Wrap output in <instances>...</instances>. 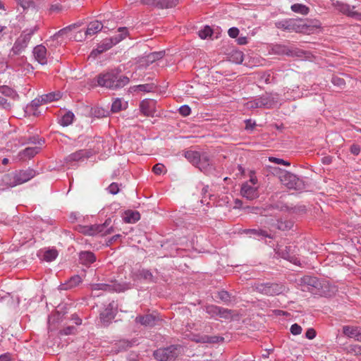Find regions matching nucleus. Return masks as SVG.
I'll return each instance as SVG.
<instances>
[{
    "label": "nucleus",
    "mask_w": 361,
    "mask_h": 361,
    "mask_svg": "<svg viewBox=\"0 0 361 361\" xmlns=\"http://www.w3.org/2000/svg\"><path fill=\"white\" fill-rule=\"evenodd\" d=\"M97 85L110 90H117L126 85L130 80L127 76L120 75L117 70L99 73L97 78Z\"/></svg>",
    "instance_id": "1"
},
{
    "label": "nucleus",
    "mask_w": 361,
    "mask_h": 361,
    "mask_svg": "<svg viewBox=\"0 0 361 361\" xmlns=\"http://www.w3.org/2000/svg\"><path fill=\"white\" fill-rule=\"evenodd\" d=\"M118 31L120 32L119 34L110 38H106L98 44L97 48L92 51L91 55L97 56V54H102L109 50L114 45L118 44L122 39H123L128 34V29L126 27H119Z\"/></svg>",
    "instance_id": "2"
},
{
    "label": "nucleus",
    "mask_w": 361,
    "mask_h": 361,
    "mask_svg": "<svg viewBox=\"0 0 361 361\" xmlns=\"http://www.w3.org/2000/svg\"><path fill=\"white\" fill-rule=\"evenodd\" d=\"M183 352L180 345H171L160 348L153 353L154 357L159 361H174Z\"/></svg>",
    "instance_id": "3"
},
{
    "label": "nucleus",
    "mask_w": 361,
    "mask_h": 361,
    "mask_svg": "<svg viewBox=\"0 0 361 361\" xmlns=\"http://www.w3.org/2000/svg\"><path fill=\"white\" fill-rule=\"evenodd\" d=\"M274 170L279 173V178L282 184L289 189L301 190L304 187L302 180L298 178L295 174L287 171L281 170L279 168H274Z\"/></svg>",
    "instance_id": "4"
},
{
    "label": "nucleus",
    "mask_w": 361,
    "mask_h": 361,
    "mask_svg": "<svg viewBox=\"0 0 361 361\" xmlns=\"http://www.w3.org/2000/svg\"><path fill=\"white\" fill-rule=\"evenodd\" d=\"M254 288L257 292L266 295H277L286 291V287L281 283H257Z\"/></svg>",
    "instance_id": "5"
},
{
    "label": "nucleus",
    "mask_w": 361,
    "mask_h": 361,
    "mask_svg": "<svg viewBox=\"0 0 361 361\" xmlns=\"http://www.w3.org/2000/svg\"><path fill=\"white\" fill-rule=\"evenodd\" d=\"M37 30V26H35L32 29L24 30L20 37L16 40L11 50V53H13V55H18L23 50H24L27 47L31 37Z\"/></svg>",
    "instance_id": "6"
},
{
    "label": "nucleus",
    "mask_w": 361,
    "mask_h": 361,
    "mask_svg": "<svg viewBox=\"0 0 361 361\" xmlns=\"http://www.w3.org/2000/svg\"><path fill=\"white\" fill-rule=\"evenodd\" d=\"M117 313V307L114 301L109 302L107 306L100 312L99 319L104 326H108L115 318Z\"/></svg>",
    "instance_id": "7"
},
{
    "label": "nucleus",
    "mask_w": 361,
    "mask_h": 361,
    "mask_svg": "<svg viewBox=\"0 0 361 361\" xmlns=\"http://www.w3.org/2000/svg\"><path fill=\"white\" fill-rule=\"evenodd\" d=\"M290 32L294 31L296 32L310 33V32H312L314 28L320 27L319 25L307 24L302 19L290 18Z\"/></svg>",
    "instance_id": "8"
},
{
    "label": "nucleus",
    "mask_w": 361,
    "mask_h": 361,
    "mask_svg": "<svg viewBox=\"0 0 361 361\" xmlns=\"http://www.w3.org/2000/svg\"><path fill=\"white\" fill-rule=\"evenodd\" d=\"M36 176V171L30 168L25 170L16 171L13 174V182L11 186L13 187L18 185L27 182Z\"/></svg>",
    "instance_id": "9"
},
{
    "label": "nucleus",
    "mask_w": 361,
    "mask_h": 361,
    "mask_svg": "<svg viewBox=\"0 0 361 361\" xmlns=\"http://www.w3.org/2000/svg\"><path fill=\"white\" fill-rule=\"evenodd\" d=\"M270 51L276 55H286L288 56H302L303 51L299 49H291L288 47L283 44H273L271 47Z\"/></svg>",
    "instance_id": "10"
},
{
    "label": "nucleus",
    "mask_w": 361,
    "mask_h": 361,
    "mask_svg": "<svg viewBox=\"0 0 361 361\" xmlns=\"http://www.w3.org/2000/svg\"><path fill=\"white\" fill-rule=\"evenodd\" d=\"M300 284L302 286L303 291H313L314 289H319L321 283L315 276H304L300 279Z\"/></svg>",
    "instance_id": "11"
},
{
    "label": "nucleus",
    "mask_w": 361,
    "mask_h": 361,
    "mask_svg": "<svg viewBox=\"0 0 361 361\" xmlns=\"http://www.w3.org/2000/svg\"><path fill=\"white\" fill-rule=\"evenodd\" d=\"M131 278L134 281L143 279L149 283L157 282V278L153 276L149 270L145 269H138L137 271L133 272Z\"/></svg>",
    "instance_id": "12"
},
{
    "label": "nucleus",
    "mask_w": 361,
    "mask_h": 361,
    "mask_svg": "<svg viewBox=\"0 0 361 361\" xmlns=\"http://www.w3.org/2000/svg\"><path fill=\"white\" fill-rule=\"evenodd\" d=\"M156 101L153 99H144L140 104V110L145 116L153 117L155 113Z\"/></svg>",
    "instance_id": "13"
},
{
    "label": "nucleus",
    "mask_w": 361,
    "mask_h": 361,
    "mask_svg": "<svg viewBox=\"0 0 361 361\" xmlns=\"http://www.w3.org/2000/svg\"><path fill=\"white\" fill-rule=\"evenodd\" d=\"M240 193L243 197L250 200H252L259 196L257 188L250 185L247 182L242 185Z\"/></svg>",
    "instance_id": "14"
},
{
    "label": "nucleus",
    "mask_w": 361,
    "mask_h": 361,
    "mask_svg": "<svg viewBox=\"0 0 361 361\" xmlns=\"http://www.w3.org/2000/svg\"><path fill=\"white\" fill-rule=\"evenodd\" d=\"M111 283V292L121 293L130 290L133 288L130 282L119 281L118 280H112Z\"/></svg>",
    "instance_id": "15"
},
{
    "label": "nucleus",
    "mask_w": 361,
    "mask_h": 361,
    "mask_svg": "<svg viewBox=\"0 0 361 361\" xmlns=\"http://www.w3.org/2000/svg\"><path fill=\"white\" fill-rule=\"evenodd\" d=\"M337 9L342 13L347 15L349 17L360 19L361 13L357 11H352L350 5L339 1L336 2Z\"/></svg>",
    "instance_id": "16"
},
{
    "label": "nucleus",
    "mask_w": 361,
    "mask_h": 361,
    "mask_svg": "<svg viewBox=\"0 0 361 361\" xmlns=\"http://www.w3.org/2000/svg\"><path fill=\"white\" fill-rule=\"evenodd\" d=\"M35 59L41 64L44 65L47 63V49L44 46L40 44L36 46L33 49Z\"/></svg>",
    "instance_id": "17"
},
{
    "label": "nucleus",
    "mask_w": 361,
    "mask_h": 361,
    "mask_svg": "<svg viewBox=\"0 0 361 361\" xmlns=\"http://www.w3.org/2000/svg\"><path fill=\"white\" fill-rule=\"evenodd\" d=\"M159 320V317L149 314L145 315H140L136 317L135 322L137 323H140L145 326H154L156 324L157 321Z\"/></svg>",
    "instance_id": "18"
},
{
    "label": "nucleus",
    "mask_w": 361,
    "mask_h": 361,
    "mask_svg": "<svg viewBox=\"0 0 361 361\" xmlns=\"http://www.w3.org/2000/svg\"><path fill=\"white\" fill-rule=\"evenodd\" d=\"M92 154L90 150L80 149L68 155L65 160L66 162L78 161L83 158H89Z\"/></svg>",
    "instance_id": "19"
},
{
    "label": "nucleus",
    "mask_w": 361,
    "mask_h": 361,
    "mask_svg": "<svg viewBox=\"0 0 361 361\" xmlns=\"http://www.w3.org/2000/svg\"><path fill=\"white\" fill-rule=\"evenodd\" d=\"M201 171L204 173H208L212 169V162L209 159V156L206 153L202 154L200 160L198 164L196 165Z\"/></svg>",
    "instance_id": "20"
},
{
    "label": "nucleus",
    "mask_w": 361,
    "mask_h": 361,
    "mask_svg": "<svg viewBox=\"0 0 361 361\" xmlns=\"http://www.w3.org/2000/svg\"><path fill=\"white\" fill-rule=\"evenodd\" d=\"M95 261L96 256L91 251H81L79 253V262L84 266L90 267Z\"/></svg>",
    "instance_id": "21"
},
{
    "label": "nucleus",
    "mask_w": 361,
    "mask_h": 361,
    "mask_svg": "<svg viewBox=\"0 0 361 361\" xmlns=\"http://www.w3.org/2000/svg\"><path fill=\"white\" fill-rule=\"evenodd\" d=\"M259 98V106L265 109L273 108L277 104V98L271 94H266Z\"/></svg>",
    "instance_id": "22"
},
{
    "label": "nucleus",
    "mask_w": 361,
    "mask_h": 361,
    "mask_svg": "<svg viewBox=\"0 0 361 361\" xmlns=\"http://www.w3.org/2000/svg\"><path fill=\"white\" fill-rule=\"evenodd\" d=\"M222 337L219 336H209L207 335H195L192 338V341L195 343H216L219 341V340H223Z\"/></svg>",
    "instance_id": "23"
},
{
    "label": "nucleus",
    "mask_w": 361,
    "mask_h": 361,
    "mask_svg": "<svg viewBox=\"0 0 361 361\" xmlns=\"http://www.w3.org/2000/svg\"><path fill=\"white\" fill-rule=\"evenodd\" d=\"M40 151V147H27L25 149L20 151L18 157L20 160H23L25 158L31 159L34 157L37 154H38Z\"/></svg>",
    "instance_id": "24"
},
{
    "label": "nucleus",
    "mask_w": 361,
    "mask_h": 361,
    "mask_svg": "<svg viewBox=\"0 0 361 361\" xmlns=\"http://www.w3.org/2000/svg\"><path fill=\"white\" fill-rule=\"evenodd\" d=\"M104 25L99 20L90 22L85 32V35H94L101 31Z\"/></svg>",
    "instance_id": "25"
},
{
    "label": "nucleus",
    "mask_w": 361,
    "mask_h": 361,
    "mask_svg": "<svg viewBox=\"0 0 361 361\" xmlns=\"http://www.w3.org/2000/svg\"><path fill=\"white\" fill-rule=\"evenodd\" d=\"M82 281L81 277L79 275H75L70 278V279L65 283L60 285L61 290H68L78 286Z\"/></svg>",
    "instance_id": "26"
},
{
    "label": "nucleus",
    "mask_w": 361,
    "mask_h": 361,
    "mask_svg": "<svg viewBox=\"0 0 361 361\" xmlns=\"http://www.w3.org/2000/svg\"><path fill=\"white\" fill-rule=\"evenodd\" d=\"M0 94L6 97L11 98L14 100L18 99L19 98V95L17 93V92L7 85L0 86Z\"/></svg>",
    "instance_id": "27"
},
{
    "label": "nucleus",
    "mask_w": 361,
    "mask_h": 361,
    "mask_svg": "<svg viewBox=\"0 0 361 361\" xmlns=\"http://www.w3.org/2000/svg\"><path fill=\"white\" fill-rule=\"evenodd\" d=\"M123 219L125 222L133 224L140 219V214L137 211L128 210L125 212Z\"/></svg>",
    "instance_id": "28"
},
{
    "label": "nucleus",
    "mask_w": 361,
    "mask_h": 361,
    "mask_svg": "<svg viewBox=\"0 0 361 361\" xmlns=\"http://www.w3.org/2000/svg\"><path fill=\"white\" fill-rule=\"evenodd\" d=\"M179 3V0H157V8L159 9L172 8L176 6Z\"/></svg>",
    "instance_id": "29"
},
{
    "label": "nucleus",
    "mask_w": 361,
    "mask_h": 361,
    "mask_svg": "<svg viewBox=\"0 0 361 361\" xmlns=\"http://www.w3.org/2000/svg\"><path fill=\"white\" fill-rule=\"evenodd\" d=\"M80 25L78 24V23H74V24H72V25H70L63 29H61L59 31H58L57 32H56L52 37L51 38L53 39V40H55V39H58L59 37H63L66 35H67L68 33H69L70 32H71L73 30L78 27Z\"/></svg>",
    "instance_id": "30"
},
{
    "label": "nucleus",
    "mask_w": 361,
    "mask_h": 361,
    "mask_svg": "<svg viewBox=\"0 0 361 361\" xmlns=\"http://www.w3.org/2000/svg\"><path fill=\"white\" fill-rule=\"evenodd\" d=\"M360 329V326H343V334L349 338H353L356 340Z\"/></svg>",
    "instance_id": "31"
},
{
    "label": "nucleus",
    "mask_w": 361,
    "mask_h": 361,
    "mask_svg": "<svg viewBox=\"0 0 361 361\" xmlns=\"http://www.w3.org/2000/svg\"><path fill=\"white\" fill-rule=\"evenodd\" d=\"M293 221L291 220H283V219H278L274 224V226L281 231H288L291 229L293 226Z\"/></svg>",
    "instance_id": "32"
},
{
    "label": "nucleus",
    "mask_w": 361,
    "mask_h": 361,
    "mask_svg": "<svg viewBox=\"0 0 361 361\" xmlns=\"http://www.w3.org/2000/svg\"><path fill=\"white\" fill-rule=\"evenodd\" d=\"M290 246H287L284 250H281L279 254L281 255L282 258L287 259L295 264H298L299 260L290 253Z\"/></svg>",
    "instance_id": "33"
},
{
    "label": "nucleus",
    "mask_w": 361,
    "mask_h": 361,
    "mask_svg": "<svg viewBox=\"0 0 361 361\" xmlns=\"http://www.w3.org/2000/svg\"><path fill=\"white\" fill-rule=\"evenodd\" d=\"M243 233L247 235H254L256 236H262L269 238H272L271 234L268 233L267 231L262 229L248 228L243 231Z\"/></svg>",
    "instance_id": "34"
},
{
    "label": "nucleus",
    "mask_w": 361,
    "mask_h": 361,
    "mask_svg": "<svg viewBox=\"0 0 361 361\" xmlns=\"http://www.w3.org/2000/svg\"><path fill=\"white\" fill-rule=\"evenodd\" d=\"M202 154L197 151H188L185 153V158L196 166L200 162Z\"/></svg>",
    "instance_id": "35"
},
{
    "label": "nucleus",
    "mask_w": 361,
    "mask_h": 361,
    "mask_svg": "<svg viewBox=\"0 0 361 361\" xmlns=\"http://www.w3.org/2000/svg\"><path fill=\"white\" fill-rule=\"evenodd\" d=\"M156 85L154 83H147L143 85H135L130 87L132 91H140L145 92H151L154 90Z\"/></svg>",
    "instance_id": "36"
},
{
    "label": "nucleus",
    "mask_w": 361,
    "mask_h": 361,
    "mask_svg": "<svg viewBox=\"0 0 361 361\" xmlns=\"http://www.w3.org/2000/svg\"><path fill=\"white\" fill-rule=\"evenodd\" d=\"M290 8L293 12L302 15H307L310 12V8L302 4H294L291 6Z\"/></svg>",
    "instance_id": "37"
},
{
    "label": "nucleus",
    "mask_w": 361,
    "mask_h": 361,
    "mask_svg": "<svg viewBox=\"0 0 361 361\" xmlns=\"http://www.w3.org/2000/svg\"><path fill=\"white\" fill-rule=\"evenodd\" d=\"M59 98H61L60 92H58V93L50 92L49 94H44V95L41 96V101H44V104H46L48 102L56 101Z\"/></svg>",
    "instance_id": "38"
},
{
    "label": "nucleus",
    "mask_w": 361,
    "mask_h": 361,
    "mask_svg": "<svg viewBox=\"0 0 361 361\" xmlns=\"http://www.w3.org/2000/svg\"><path fill=\"white\" fill-rule=\"evenodd\" d=\"M75 116L73 112H66L61 118L60 124L63 126H68L73 123Z\"/></svg>",
    "instance_id": "39"
},
{
    "label": "nucleus",
    "mask_w": 361,
    "mask_h": 361,
    "mask_svg": "<svg viewBox=\"0 0 361 361\" xmlns=\"http://www.w3.org/2000/svg\"><path fill=\"white\" fill-rule=\"evenodd\" d=\"M58 256V251L56 249H49L44 253V259L47 262L54 260Z\"/></svg>",
    "instance_id": "40"
},
{
    "label": "nucleus",
    "mask_w": 361,
    "mask_h": 361,
    "mask_svg": "<svg viewBox=\"0 0 361 361\" xmlns=\"http://www.w3.org/2000/svg\"><path fill=\"white\" fill-rule=\"evenodd\" d=\"M290 18L279 20L275 23V26L279 29L290 31Z\"/></svg>",
    "instance_id": "41"
},
{
    "label": "nucleus",
    "mask_w": 361,
    "mask_h": 361,
    "mask_svg": "<svg viewBox=\"0 0 361 361\" xmlns=\"http://www.w3.org/2000/svg\"><path fill=\"white\" fill-rule=\"evenodd\" d=\"M216 298L220 299L225 303H228L231 301V294L224 290H220L217 292Z\"/></svg>",
    "instance_id": "42"
},
{
    "label": "nucleus",
    "mask_w": 361,
    "mask_h": 361,
    "mask_svg": "<svg viewBox=\"0 0 361 361\" xmlns=\"http://www.w3.org/2000/svg\"><path fill=\"white\" fill-rule=\"evenodd\" d=\"M198 34L201 39H206L207 37L212 36L213 30L209 26L206 25L198 32Z\"/></svg>",
    "instance_id": "43"
},
{
    "label": "nucleus",
    "mask_w": 361,
    "mask_h": 361,
    "mask_svg": "<svg viewBox=\"0 0 361 361\" xmlns=\"http://www.w3.org/2000/svg\"><path fill=\"white\" fill-rule=\"evenodd\" d=\"M220 307L210 305L205 307V311L211 317L218 316Z\"/></svg>",
    "instance_id": "44"
},
{
    "label": "nucleus",
    "mask_w": 361,
    "mask_h": 361,
    "mask_svg": "<svg viewBox=\"0 0 361 361\" xmlns=\"http://www.w3.org/2000/svg\"><path fill=\"white\" fill-rule=\"evenodd\" d=\"M306 207L305 205H298L294 207H289L288 212L290 214H302L306 212Z\"/></svg>",
    "instance_id": "45"
},
{
    "label": "nucleus",
    "mask_w": 361,
    "mask_h": 361,
    "mask_svg": "<svg viewBox=\"0 0 361 361\" xmlns=\"http://www.w3.org/2000/svg\"><path fill=\"white\" fill-rule=\"evenodd\" d=\"M243 53L240 51H234L231 56V60L236 63H241L243 61Z\"/></svg>",
    "instance_id": "46"
},
{
    "label": "nucleus",
    "mask_w": 361,
    "mask_h": 361,
    "mask_svg": "<svg viewBox=\"0 0 361 361\" xmlns=\"http://www.w3.org/2000/svg\"><path fill=\"white\" fill-rule=\"evenodd\" d=\"M233 310L223 308L220 307L218 316L225 319H228L232 317Z\"/></svg>",
    "instance_id": "47"
},
{
    "label": "nucleus",
    "mask_w": 361,
    "mask_h": 361,
    "mask_svg": "<svg viewBox=\"0 0 361 361\" xmlns=\"http://www.w3.org/2000/svg\"><path fill=\"white\" fill-rule=\"evenodd\" d=\"M331 82L340 88H343L345 85V80L338 75H334L331 78Z\"/></svg>",
    "instance_id": "48"
},
{
    "label": "nucleus",
    "mask_w": 361,
    "mask_h": 361,
    "mask_svg": "<svg viewBox=\"0 0 361 361\" xmlns=\"http://www.w3.org/2000/svg\"><path fill=\"white\" fill-rule=\"evenodd\" d=\"M116 345L118 346V350H126L128 348L131 347L132 343L129 341L123 340L120 341Z\"/></svg>",
    "instance_id": "49"
},
{
    "label": "nucleus",
    "mask_w": 361,
    "mask_h": 361,
    "mask_svg": "<svg viewBox=\"0 0 361 361\" xmlns=\"http://www.w3.org/2000/svg\"><path fill=\"white\" fill-rule=\"evenodd\" d=\"M122 109V102L120 99H116L111 105V111L113 113H117Z\"/></svg>",
    "instance_id": "50"
},
{
    "label": "nucleus",
    "mask_w": 361,
    "mask_h": 361,
    "mask_svg": "<svg viewBox=\"0 0 361 361\" xmlns=\"http://www.w3.org/2000/svg\"><path fill=\"white\" fill-rule=\"evenodd\" d=\"M106 227L104 226V224H97V233H102L104 232V235L110 234L114 232V228L113 226H110L109 228H106V230H104Z\"/></svg>",
    "instance_id": "51"
},
{
    "label": "nucleus",
    "mask_w": 361,
    "mask_h": 361,
    "mask_svg": "<svg viewBox=\"0 0 361 361\" xmlns=\"http://www.w3.org/2000/svg\"><path fill=\"white\" fill-rule=\"evenodd\" d=\"M45 140L44 138H39V137L37 136H32V137H29L27 138V143H31V144H37V145H42L44 143Z\"/></svg>",
    "instance_id": "52"
},
{
    "label": "nucleus",
    "mask_w": 361,
    "mask_h": 361,
    "mask_svg": "<svg viewBox=\"0 0 361 361\" xmlns=\"http://www.w3.org/2000/svg\"><path fill=\"white\" fill-rule=\"evenodd\" d=\"M164 53L163 51L154 52L148 55V60L150 61H154L163 58Z\"/></svg>",
    "instance_id": "53"
},
{
    "label": "nucleus",
    "mask_w": 361,
    "mask_h": 361,
    "mask_svg": "<svg viewBox=\"0 0 361 361\" xmlns=\"http://www.w3.org/2000/svg\"><path fill=\"white\" fill-rule=\"evenodd\" d=\"M75 331V327L73 326H68L60 330L61 335H71L73 334Z\"/></svg>",
    "instance_id": "54"
},
{
    "label": "nucleus",
    "mask_w": 361,
    "mask_h": 361,
    "mask_svg": "<svg viewBox=\"0 0 361 361\" xmlns=\"http://www.w3.org/2000/svg\"><path fill=\"white\" fill-rule=\"evenodd\" d=\"M0 108L5 110H10L11 109V104L8 101L7 99L0 95Z\"/></svg>",
    "instance_id": "55"
},
{
    "label": "nucleus",
    "mask_w": 361,
    "mask_h": 361,
    "mask_svg": "<svg viewBox=\"0 0 361 361\" xmlns=\"http://www.w3.org/2000/svg\"><path fill=\"white\" fill-rule=\"evenodd\" d=\"M269 160L271 162H274L276 164H282V165H285V166H289L290 165V162L285 161L282 159H279V158H276V157H269Z\"/></svg>",
    "instance_id": "56"
},
{
    "label": "nucleus",
    "mask_w": 361,
    "mask_h": 361,
    "mask_svg": "<svg viewBox=\"0 0 361 361\" xmlns=\"http://www.w3.org/2000/svg\"><path fill=\"white\" fill-rule=\"evenodd\" d=\"M95 290H103L111 292V283H97L94 285Z\"/></svg>",
    "instance_id": "57"
},
{
    "label": "nucleus",
    "mask_w": 361,
    "mask_h": 361,
    "mask_svg": "<svg viewBox=\"0 0 361 361\" xmlns=\"http://www.w3.org/2000/svg\"><path fill=\"white\" fill-rule=\"evenodd\" d=\"M179 113L183 116H187L190 114L191 109L188 105H183L179 108Z\"/></svg>",
    "instance_id": "58"
},
{
    "label": "nucleus",
    "mask_w": 361,
    "mask_h": 361,
    "mask_svg": "<svg viewBox=\"0 0 361 361\" xmlns=\"http://www.w3.org/2000/svg\"><path fill=\"white\" fill-rule=\"evenodd\" d=\"M108 190L109 193L112 195H116L119 192L118 185L116 183H112L108 187Z\"/></svg>",
    "instance_id": "59"
},
{
    "label": "nucleus",
    "mask_w": 361,
    "mask_h": 361,
    "mask_svg": "<svg viewBox=\"0 0 361 361\" xmlns=\"http://www.w3.org/2000/svg\"><path fill=\"white\" fill-rule=\"evenodd\" d=\"M290 332L293 335H299L302 332V327L298 324H294L290 326Z\"/></svg>",
    "instance_id": "60"
},
{
    "label": "nucleus",
    "mask_w": 361,
    "mask_h": 361,
    "mask_svg": "<svg viewBox=\"0 0 361 361\" xmlns=\"http://www.w3.org/2000/svg\"><path fill=\"white\" fill-rule=\"evenodd\" d=\"M164 169V166L162 164L158 163L153 166L152 171L155 174L159 175L163 172Z\"/></svg>",
    "instance_id": "61"
},
{
    "label": "nucleus",
    "mask_w": 361,
    "mask_h": 361,
    "mask_svg": "<svg viewBox=\"0 0 361 361\" xmlns=\"http://www.w3.org/2000/svg\"><path fill=\"white\" fill-rule=\"evenodd\" d=\"M42 104H44V101H41V97L36 98L31 102L30 107L36 111V109Z\"/></svg>",
    "instance_id": "62"
},
{
    "label": "nucleus",
    "mask_w": 361,
    "mask_h": 361,
    "mask_svg": "<svg viewBox=\"0 0 361 361\" xmlns=\"http://www.w3.org/2000/svg\"><path fill=\"white\" fill-rule=\"evenodd\" d=\"M259 98L255 99L253 101H250L247 103L248 108L255 109V108H262V106H259Z\"/></svg>",
    "instance_id": "63"
},
{
    "label": "nucleus",
    "mask_w": 361,
    "mask_h": 361,
    "mask_svg": "<svg viewBox=\"0 0 361 361\" xmlns=\"http://www.w3.org/2000/svg\"><path fill=\"white\" fill-rule=\"evenodd\" d=\"M228 35L231 38H236L239 34V30L237 27H231L228 31Z\"/></svg>",
    "instance_id": "64"
}]
</instances>
